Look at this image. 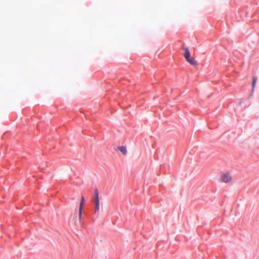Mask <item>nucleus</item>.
<instances>
[{
  "mask_svg": "<svg viewBox=\"0 0 259 259\" xmlns=\"http://www.w3.org/2000/svg\"><path fill=\"white\" fill-rule=\"evenodd\" d=\"M95 208L94 210V213H98L99 211V206H100V202H99V192L97 189H96L94 190V198Z\"/></svg>",
  "mask_w": 259,
  "mask_h": 259,
  "instance_id": "nucleus-1",
  "label": "nucleus"
},
{
  "mask_svg": "<svg viewBox=\"0 0 259 259\" xmlns=\"http://www.w3.org/2000/svg\"><path fill=\"white\" fill-rule=\"evenodd\" d=\"M232 180V177L228 172L223 174L221 176V181L228 183Z\"/></svg>",
  "mask_w": 259,
  "mask_h": 259,
  "instance_id": "nucleus-2",
  "label": "nucleus"
},
{
  "mask_svg": "<svg viewBox=\"0 0 259 259\" xmlns=\"http://www.w3.org/2000/svg\"><path fill=\"white\" fill-rule=\"evenodd\" d=\"M183 50L185 51V53L184 54V56L186 60L190 57V53L188 47H185L183 48Z\"/></svg>",
  "mask_w": 259,
  "mask_h": 259,
  "instance_id": "nucleus-3",
  "label": "nucleus"
},
{
  "mask_svg": "<svg viewBox=\"0 0 259 259\" xmlns=\"http://www.w3.org/2000/svg\"><path fill=\"white\" fill-rule=\"evenodd\" d=\"M186 61L192 66H196L197 64V62L194 58L189 57L186 59Z\"/></svg>",
  "mask_w": 259,
  "mask_h": 259,
  "instance_id": "nucleus-4",
  "label": "nucleus"
},
{
  "mask_svg": "<svg viewBox=\"0 0 259 259\" xmlns=\"http://www.w3.org/2000/svg\"><path fill=\"white\" fill-rule=\"evenodd\" d=\"M118 149L124 155H126L127 154V151L126 147L122 146H119L118 147Z\"/></svg>",
  "mask_w": 259,
  "mask_h": 259,
  "instance_id": "nucleus-5",
  "label": "nucleus"
},
{
  "mask_svg": "<svg viewBox=\"0 0 259 259\" xmlns=\"http://www.w3.org/2000/svg\"><path fill=\"white\" fill-rule=\"evenodd\" d=\"M257 79V78L256 76H253L252 82V92H253L254 88L255 87Z\"/></svg>",
  "mask_w": 259,
  "mask_h": 259,
  "instance_id": "nucleus-6",
  "label": "nucleus"
},
{
  "mask_svg": "<svg viewBox=\"0 0 259 259\" xmlns=\"http://www.w3.org/2000/svg\"><path fill=\"white\" fill-rule=\"evenodd\" d=\"M78 218H79V220L80 224H83L82 210H79Z\"/></svg>",
  "mask_w": 259,
  "mask_h": 259,
  "instance_id": "nucleus-7",
  "label": "nucleus"
},
{
  "mask_svg": "<svg viewBox=\"0 0 259 259\" xmlns=\"http://www.w3.org/2000/svg\"><path fill=\"white\" fill-rule=\"evenodd\" d=\"M84 202H85L84 198L83 196H82L81 197V201H80V204H79V210H82L83 206V204L84 203Z\"/></svg>",
  "mask_w": 259,
  "mask_h": 259,
  "instance_id": "nucleus-8",
  "label": "nucleus"
}]
</instances>
